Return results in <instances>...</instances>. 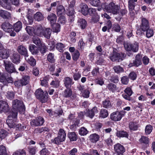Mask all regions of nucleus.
<instances>
[{"mask_svg": "<svg viewBox=\"0 0 155 155\" xmlns=\"http://www.w3.org/2000/svg\"><path fill=\"white\" fill-rule=\"evenodd\" d=\"M40 51L41 53V54H43L45 53L46 52V51L47 48L46 46L44 44H41V45H40Z\"/></svg>", "mask_w": 155, "mask_h": 155, "instance_id": "nucleus-61", "label": "nucleus"}, {"mask_svg": "<svg viewBox=\"0 0 155 155\" xmlns=\"http://www.w3.org/2000/svg\"><path fill=\"white\" fill-rule=\"evenodd\" d=\"M32 41L33 43L38 46H40V45L42 44L40 39L36 36H34L32 38Z\"/></svg>", "mask_w": 155, "mask_h": 155, "instance_id": "nucleus-35", "label": "nucleus"}, {"mask_svg": "<svg viewBox=\"0 0 155 155\" xmlns=\"http://www.w3.org/2000/svg\"><path fill=\"white\" fill-rule=\"evenodd\" d=\"M10 50L5 49L0 52V57L3 59H7L10 56Z\"/></svg>", "mask_w": 155, "mask_h": 155, "instance_id": "nucleus-15", "label": "nucleus"}, {"mask_svg": "<svg viewBox=\"0 0 155 155\" xmlns=\"http://www.w3.org/2000/svg\"><path fill=\"white\" fill-rule=\"evenodd\" d=\"M114 149L116 153H122L125 151L124 147L120 143H117L114 146Z\"/></svg>", "mask_w": 155, "mask_h": 155, "instance_id": "nucleus-16", "label": "nucleus"}, {"mask_svg": "<svg viewBox=\"0 0 155 155\" xmlns=\"http://www.w3.org/2000/svg\"><path fill=\"white\" fill-rule=\"evenodd\" d=\"M28 58V57H25V58L28 63L32 66L35 65L36 63L35 59L31 57H30L29 58Z\"/></svg>", "mask_w": 155, "mask_h": 155, "instance_id": "nucleus-33", "label": "nucleus"}, {"mask_svg": "<svg viewBox=\"0 0 155 155\" xmlns=\"http://www.w3.org/2000/svg\"><path fill=\"white\" fill-rule=\"evenodd\" d=\"M7 97L10 100H12L14 98V94L12 92H8L5 94Z\"/></svg>", "mask_w": 155, "mask_h": 155, "instance_id": "nucleus-64", "label": "nucleus"}, {"mask_svg": "<svg viewBox=\"0 0 155 155\" xmlns=\"http://www.w3.org/2000/svg\"><path fill=\"white\" fill-rule=\"evenodd\" d=\"M139 142L141 143L147 144L149 142V139L147 137L143 136L139 140Z\"/></svg>", "mask_w": 155, "mask_h": 155, "instance_id": "nucleus-38", "label": "nucleus"}, {"mask_svg": "<svg viewBox=\"0 0 155 155\" xmlns=\"http://www.w3.org/2000/svg\"><path fill=\"white\" fill-rule=\"evenodd\" d=\"M34 18L35 20L39 21L43 20L44 17L41 12H38L34 15Z\"/></svg>", "mask_w": 155, "mask_h": 155, "instance_id": "nucleus-27", "label": "nucleus"}, {"mask_svg": "<svg viewBox=\"0 0 155 155\" xmlns=\"http://www.w3.org/2000/svg\"><path fill=\"white\" fill-rule=\"evenodd\" d=\"M50 84L53 87L58 88L59 86L60 81L57 79L53 80Z\"/></svg>", "mask_w": 155, "mask_h": 155, "instance_id": "nucleus-41", "label": "nucleus"}, {"mask_svg": "<svg viewBox=\"0 0 155 155\" xmlns=\"http://www.w3.org/2000/svg\"><path fill=\"white\" fill-rule=\"evenodd\" d=\"M140 28L143 31H145L147 29L150 28L148 21L145 18H143L141 20V23L140 25Z\"/></svg>", "mask_w": 155, "mask_h": 155, "instance_id": "nucleus-11", "label": "nucleus"}, {"mask_svg": "<svg viewBox=\"0 0 155 155\" xmlns=\"http://www.w3.org/2000/svg\"><path fill=\"white\" fill-rule=\"evenodd\" d=\"M78 26L82 29L85 28L87 26V21L84 19L80 18L78 20Z\"/></svg>", "mask_w": 155, "mask_h": 155, "instance_id": "nucleus-20", "label": "nucleus"}, {"mask_svg": "<svg viewBox=\"0 0 155 155\" xmlns=\"http://www.w3.org/2000/svg\"><path fill=\"white\" fill-rule=\"evenodd\" d=\"M129 128L131 130H136L137 129L138 125L137 123L132 122L129 124Z\"/></svg>", "mask_w": 155, "mask_h": 155, "instance_id": "nucleus-42", "label": "nucleus"}, {"mask_svg": "<svg viewBox=\"0 0 155 155\" xmlns=\"http://www.w3.org/2000/svg\"><path fill=\"white\" fill-rule=\"evenodd\" d=\"M129 79L126 76H124L122 77L121 81L122 83L124 84H127L129 82Z\"/></svg>", "mask_w": 155, "mask_h": 155, "instance_id": "nucleus-62", "label": "nucleus"}, {"mask_svg": "<svg viewBox=\"0 0 155 155\" xmlns=\"http://www.w3.org/2000/svg\"><path fill=\"white\" fill-rule=\"evenodd\" d=\"M88 13L90 15H91L96 16V20H94V21L95 22H97L99 20V18L98 16L97 15L96 10V9L93 8H90L89 9Z\"/></svg>", "mask_w": 155, "mask_h": 155, "instance_id": "nucleus-26", "label": "nucleus"}, {"mask_svg": "<svg viewBox=\"0 0 155 155\" xmlns=\"http://www.w3.org/2000/svg\"><path fill=\"white\" fill-rule=\"evenodd\" d=\"M99 138L100 137L98 135L93 134L89 136V140L92 143H96L98 140Z\"/></svg>", "mask_w": 155, "mask_h": 155, "instance_id": "nucleus-25", "label": "nucleus"}, {"mask_svg": "<svg viewBox=\"0 0 155 155\" xmlns=\"http://www.w3.org/2000/svg\"><path fill=\"white\" fill-rule=\"evenodd\" d=\"M47 18L50 22L51 25L55 23L57 20V17L56 15L53 13L50 14L48 15Z\"/></svg>", "mask_w": 155, "mask_h": 155, "instance_id": "nucleus-22", "label": "nucleus"}, {"mask_svg": "<svg viewBox=\"0 0 155 155\" xmlns=\"http://www.w3.org/2000/svg\"><path fill=\"white\" fill-rule=\"evenodd\" d=\"M10 13L4 10H0V16L5 19H9L11 18Z\"/></svg>", "mask_w": 155, "mask_h": 155, "instance_id": "nucleus-17", "label": "nucleus"}, {"mask_svg": "<svg viewBox=\"0 0 155 155\" xmlns=\"http://www.w3.org/2000/svg\"><path fill=\"white\" fill-rule=\"evenodd\" d=\"M82 14L84 15H87L88 13L89 9L87 5L85 3H82L80 5Z\"/></svg>", "mask_w": 155, "mask_h": 155, "instance_id": "nucleus-19", "label": "nucleus"}, {"mask_svg": "<svg viewBox=\"0 0 155 155\" xmlns=\"http://www.w3.org/2000/svg\"><path fill=\"white\" fill-rule=\"evenodd\" d=\"M2 28L5 31L10 33V35L14 36L15 33L13 31L12 26L8 22H4L1 25Z\"/></svg>", "mask_w": 155, "mask_h": 155, "instance_id": "nucleus-8", "label": "nucleus"}, {"mask_svg": "<svg viewBox=\"0 0 155 155\" xmlns=\"http://www.w3.org/2000/svg\"><path fill=\"white\" fill-rule=\"evenodd\" d=\"M131 44L127 42H125L124 43V46L125 50L127 51H131Z\"/></svg>", "mask_w": 155, "mask_h": 155, "instance_id": "nucleus-60", "label": "nucleus"}, {"mask_svg": "<svg viewBox=\"0 0 155 155\" xmlns=\"http://www.w3.org/2000/svg\"><path fill=\"white\" fill-rule=\"evenodd\" d=\"M0 155H7L6 148L3 145L0 146Z\"/></svg>", "mask_w": 155, "mask_h": 155, "instance_id": "nucleus-50", "label": "nucleus"}, {"mask_svg": "<svg viewBox=\"0 0 155 155\" xmlns=\"http://www.w3.org/2000/svg\"><path fill=\"white\" fill-rule=\"evenodd\" d=\"M25 30L29 35H33L35 30L33 27L30 26H27L25 28Z\"/></svg>", "mask_w": 155, "mask_h": 155, "instance_id": "nucleus-46", "label": "nucleus"}, {"mask_svg": "<svg viewBox=\"0 0 155 155\" xmlns=\"http://www.w3.org/2000/svg\"><path fill=\"white\" fill-rule=\"evenodd\" d=\"M75 12L74 9L73 8L70 7L69 8L68 12L67 13L68 15L70 16V18H71V21H74V14Z\"/></svg>", "mask_w": 155, "mask_h": 155, "instance_id": "nucleus-32", "label": "nucleus"}, {"mask_svg": "<svg viewBox=\"0 0 155 155\" xmlns=\"http://www.w3.org/2000/svg\"><path fill=\"white\" fill-rule=\"evenodd\" d=\"M58 136L63 141H64L66 137V134L63 129H61L60 130Z\"/></svg>", "mask_w": 155, "mask_h": 155, "instance_id": "nucleus-31", "label": "nucleus"}, {"mask_svg": "<svg viewBox=\"0 0 155 155\" xmlns=\"http://www.w3.org/2000/svg\"><path fill=\"white\" fill-rule=\"evenodd\" d=\"M108 13H112L113 14H117L119 13L120 7L117 5L113 2H110L106 5L104 8Z\"/></svg>", "mask_w": 155, "mask_h": 155, "instance_id": "nucleus-2", "label": "nucleus"}, {"mask_svg": "<svg viewBox=\"0 0 155 155\" xmlns=\"http://www.w3.org/2000/svg\"><path fill=\"white\" fill-rule=\"evenodd\" d=\"M108 113L107 110L104 109H101L100 111L99 116L103 118H105L107 117Z\"/></svg>", "mask_w": 155, "mask_h": 155, "instance_id": "nucleus-30", "label": "nucleus"}, {"mask_svg": "<svg viewBox=\"0 0 155 155\" xmlns=\"http://www.w3.org/2000/svg\"><path fill=\"white\" fill-rule=\"evenodd\" d=\"M117 136L120 137H128V133L124 131H118L117 133Z\"/></svg>", "mask_w": 155, "mask_h": 155, "instance_id": "nucleus-37", "label": "nucleus"}, {"mask_svg": "<svg viewBox=\"0 0 155 155\" xmlns=\"http://www.w3.org/2000/svg\"><path fill=\"white\" fill-rule=\"evenodd\" d=\"M29 80V76L27 75H25L23 76L21 79L15 81L14 84L17 87H20L28 84Z\"/></svg>", "mask_w": 155, "mask_h": 155, "instance_id": "nucleus-6", "label": "nucleus"}, {"mask_svg": "<svg viewBox=\"0 0 155 155\" xmlns=\"http://www.w3.org/2000/svg\"><path fill=\"white\" fill-rule=\"evenodd\" d=\"M33 11L31 9H28L27 16L28 19L30 20V22H32L33 21L32 19V16L33 15Z\"/></svg>", "mask_w": 155, "mask_h": 155, "instance_id": "nucleus-55", "label": "nucleus"}, {"mask_svg": "<svg viewBox=\"0 0 155 155\" xmlns=\"http://www.w3.org/2000/svg\"><path fill=\"white\" fill-rule=\"evenodd\" d=\"M49 131V129L47 127H41L37 128L35 130L36 133H41L44 131Z\"/></svg>", "mask_w": 155, "mask_h": 155, "instance_id": "nucleus-53", "label": "nucleus"}, {"mask_svg": "<svg viewBox=\"0 0 155 155\" xmlns=\"http://www.w3.org/2000/svg\"><path fill=\"white\" fill-rule=\"evenodd\" d=\"M152 126L150 125H148L146 126L145 128V133L146 135L150 134L152 131Z\"/></svg>", "mask_w": 155, "mask_h": 155, "instance_id": "nucleus-48", "label": "nucleus"}, {"mask_svg": "<svg viewBox=\"0 0 155 155\" xmlns=\"http://www.w3.org/2000/svg\"><path fill=\"white\" fill-rule=\"evenodd\" d=\"M64 47V45L61 43H58L56 45V49L60 52L63 51Z\"/></svg>", "mask_w": 155, "mask_h": 155, "instance_id": "nucleus-47", "label": "nucleus"}, {"mask_svg": "<svg viewBox=\"0 0 155 155\" xmlns=\"http://www.w3.org/2000/svg\"><path fill=\"white\" fill-rule=\"evenodd\" d=\"M128 5L130 11L132 12L134 10L135 3L134 2L133 0H129L128 2Z\"/></svg>", "mask_w": 155, "mask_h": 155, "instance_id": "nucleus-40", "label": "nucleus"}, {"mask_svg": "<svg viewBox=\"0 0 155 155\" xmlns=\"http://www.w3.org/2000/svg\"><path fill=\"white\" fill-rule=\"evenodd\" d=\"M22 28V23L20 21H18L15 23L13 25V28L14 30L16 32L20 31Z\"/></svg>", "mask_w": 155, "mask_h": 155, "instance_id": "nucleus-24", "label": "nucleus"}, {"mask_svg": "<svg viewBox=\"0 0 155 155\" xmlns=\"http://www.w3.org/2000/svg\"><path fill=\"white\" fill-rule=\"evenodd\" d=\"M47 59L48 61L50 62L54 63L55 61L54 54L51 53H49L47 55Z\"/></svg>", "mask_w": 155, "mask_h": 155, "instance_id": "nucleus-39", "label": "nucleus"}, {"mask_svg": "<svg viewBox=\"0 0 155 155\" xmlns=\"http://www.w3.org/2000/svg\"><path fill=\"white\" fill-rule=\"evenodd\" d=\"M79 134L81 135L84 136L86 135L88 133V131L84 127L81 128L79 131Z\"/></svg>", "mask_w": 155, "mask_h": 155, "instance_id": "nucleus-49", "label": "nucleus"}, {"mask_svg": "<svg viewBox=\"0 0 155 155\" xmlns=\"http://www.w3.org/2000/svg\"><path fill=\"white\" fill-rule=\"evenodd\" d=\"M65 9L63 6L61 4L57 7V13L58 16L64 15L65 13Z\"/></svg>", "mask_w": 155, "mask_h": 155, "instance_id": "nucleus-23", "label": "nucleus"}, {"mask_svg": "<svg viewBox=\"0 0 155 155\" xmlns=\"http://www.w3.org/2000/svg\"><path fill=\"white\" fill-rule=\"evenodd\" d=\"M29 49L33 54H37L39 52V49L34 45H30L29 46Z\"/></svg>", "mask_w": 155, "mask_h": 155, "instance_id": "nucleus-21", "label": "nucleus"}, {"mask_svg": "<svg viewBox=\"0 0 155 155\" xmlns=\"http://www.w3.org/2000/svg\"><path fill=\"white\" fill-rule=\"evenodd\" d=\"M36 97L42 103H45L48 100V95L47 91H43L41 88L37 89L35 93Z\"/></svg>", "mask_w": 155, "mask_h": 155, "instance_id": "nucleus-3", "label": "nucleus"}, {"mask_svg": "<svg viewBox=\"0 0 155 155\" xmlns=\"http://www.w3.org/2000/svg\"><path fill=\"white\" fill-rule=\"evenodd\" d=\"M107 87L110 91L113 92L115 91L117 89L116 85L112 83L108 84Z\"/></svg>", "mask_w": 155, "mask_h": 155, "instance_id": "nucleus-45", "label": "nucleus"}, {"mask_svg": "<svg viewBox=\"0 0 155 155\" xmlns=\"http://www.w3.org/2000/svg\"><path fill=\"white\" fill-rule=\"evenodd\" d=\"M72 94L71 91L70 89H67L65 90L64 93V96L65 97H70Z\"/></svg>", "mask_w": 155, "mask_h": 155, "instance_id": "nucleus-57", "label": "nucleus"}, {"mask_svg": "<svg viewBox=\"0 0 155 155\" xmlns=\"http://www.w3.org/2000/svg\"><path fill=\"white\" fill-rule=\"evenodd\" d=\"M47 30H48L47 31V32H48V34L47 35L44 34L43 32L44 31V28L41 25H39L35 29L34 34L39 37H42L44 36L46 38H49L51 33V30L48 29Z\"/></svg>", "mask_w": 155, "mask_h": 155, "instance_id": "nucleus-4", "label": "nucleus"}, {"mask_svg": "<svg viewBox=\"0 0 155 155\" xmlns=\"http://www.w3.org/2000/svg\"><path fill=\"white\" fill-rule=\"evenodd\" d=\"M12 109L13 110L20 112L24 111L25 110V108L23 102L18 100H15L12 102Z\"/></svg>", "mask_w": 155, "mask_h": 155, "instance_id": "nucleus-7", "label": "nucleus"}, {"mask_svg": "<svg viewBox=\"0 0 155 155\" xmlns=\"http://www.w3.org/2000/svg\"><path fill=\"white\" fill-rule=\"evenodd\" d=\"M13 155H26V153L23 150H20L14 153Z\"/></svg>", "mask_w": 155, "mask_h": 155, "instance_id": "nucleus-59", "label": "nucleus"}, {"mask_svg": "<svg viewBox=\"0 0 155 155\" xmlns=\"http://www.w3.org/2000/svg\"><path fill=\"white\" fill-rule=\"evenodd\" d=\"M72 79L69 77H65L64 80L65 86L67 88L70 87L71 85Z\"/></svg>", "mask_w": 155, "mask_h": 155, "instance_id": "nucleus-28", "label": "nucleus"}, {"mask_svg": "<svg viewBox=\"0 0 155 155\" xmlns=\"http://www.w3.org/2000/svg\"><path fill=\"white\" fill-rule=\"evenodd\" d=\"M44 122V119L40 116L32 120L30 123L32 126H38L42 125Z\"/></svg>", "mask_w": 155, "mask_h": 155, "instance_id": "nucleus-10", "label": "nucleus"}, {"mask_svg": "<svg viewBox=\"0 0 155 155\" xmlns=\"http://www.w3.org/2000/svg\"><path fill=\"white\" fill-rule=\"evenodd\" d=\"M113 69L115 72L117 73H119L122 72L124 71V69L123 68L120 67V66H115Z\"/></svg>", "mask_w": 155, "mask_h": 155, "instance_id": "nucleus-51", "label": "nucleus"}, {"mask_svg": "<svg viewBox=\"0 0 155 155\" xmlns=\"http://www.w3.org/2000/svg\"><path fill=\"white\" fill-rule=\"evenodd\" d=\"M18 111L16 110H13L12 109L9 113L6 122L8 126L10 128L16 127L17 128H19L21 126V124H17V116Z\"/></svg>", "mask_w": 155, "mask_h": 155, "instance_id": "nucleus-1", "label": "nucleus"}, {"mask_svg": "<svg viewBox=\"0 0 155 155\" xmlns=\"http://www.w3.org/2000/svg\"><path fill=\"white\" fill-rule=\"evenodd\" d=\"M145 31H146V36L147 38H150L153 35L154 32L153 29L149 28Z\"/></svg>", "mask_w": 155, "mask_h": 155, "instance_id": "nucleus-36", "label": "nucleus"}, {"mask_svg": "<svg viewBox=\"0 0 155 155\" xmlns=\"http://www.w3.org/2000/svg\"><path fill=\"white\" fill-rule=\"evenodd\" d=\"M9 108L8 104L3 101H0V110L5 113L7 112L9 110Z\"/></svg>", "mask_w": 155, "mask_h": 155, "instance_id": "nucleus-13", "label": "nucleus"}, {"mask_svg": "<svg viewBox=\"0 0 155 155\" xmlns=\"http://www.w3.org/2000/svg\"><path fill=\"white\" fill-rule=\"evenodd\" d=\"M141 56L139 54H137L136 56V59L134 61V66L138 67L141 64Z\"/></svg>", "mask_w": 155, "mask_h": 155, "instance_id": "nucleus-29", "label": "nucleus"}, {"mask_svg": "<svg viewBox=\"0 0 155 155\" xmlns=\"http://www.w3.org/2000/svg\"><path fill=\"white\" fill-rule=\"evenodd\" d=\"M80 55V53L79 51L76 50L74 52L72 55V57L74 61H77L79 58Z\"/></svg>", "mask_w": 155, "mask_h": 155, "instance_id": "nucleus-44", "label": "nucleus"}, {"mask_svg": "<svg viewBox=\"0 0 155 155\" xmlns=\"http://www.w3.org/2000/svg\"><path fill=\"white\" fill-rule=\"evenodd\" d=\"M17 50L18 52L25 56V57H28V55L27 49L23 45H20L18 46Z\"/></svg>", "mask_w": 155, "mask_h": 155, "instance_id": "nucleus-14", "label": "nucleus"}, {"mask_svg": "<svg viewBox=\"0 0 155 155\" xmlns=\"http://www.w3.org/2000/svg\"><path fill=\"white\" fill-rule=\"evenodd\" d=\"M68 137L71 141H75L77 138V135L74 132L69 133L68 134Z\"/></svg>", "mask_w": 155, "mask_h": 155, "instance_id": "nucleus-43", "label": "nucleus"}, {"mask_svg": "<svg viewBox=\"0 0 155 155\" xmlns=\"http://www.w3.org/2000/svg\"><path fill=\"white\" fill-rule=\"evenodd\" d=\"M131 50L134 52H137L138 49L139 45L137 43H135L134 44H131Z\"/></svg>", "mask_w": 155, "mask_h": 155, "instance_id": "nucleus-54", "label": "nucleus"}, {"mask_svg": "<svg viewBox=\"0 0 155 155\" xmlns=\"http://www.w3.org/2000/svg\"><path fill=\"white\" fill-rule=\"evenodd\" d=\"M53 31L58 32L60 31V25L58 24H56L53 25Z\"/></svg>", "mask_w": 155, "mask_h": 155, "instance_id": "nucleus-63", "label": "nucleus"}, {"mask_svg": "<svg viewBox=\"0 0 155 155\" xmlns=\"http://www.w3.org/2000/svg\"><path fill=\"white\" fill-rule=\"evenodd\" d=\"M125 56L124 54L123 53L121 54L114 52L111 54L110 59L112 61L117 60L118 62L122 61L124 58Z\"/></svg>", "mask_w": 155, "mask_h": 155, "instance_id": "nucleus-9", "label": "nucleus"}, {"mask_svg": "<svg viewBox=\"0 0 155 155\" xmlns=\"http://www.w3.org/2000/svg\"><path fill=\"white\" fill-rule=\"evenodd\" d=\"M122 117V115L121 112H115L112 113L110 116L111 119L114 121L120 120Z\"/></svg>", "mask_w": 155, "mask_h": 155, "instance_id": "nucleus-12", "label": "nucleus"}, {"mask_svg": "<svg viewBox=\"0 0 155 155\" xmlns=\"http://www.w3.org/2000/svg\"><path fill=\"white\" fill-rule=\"evenodd\" d=\"M3 65L6 71L8 73L11 74L16 72L15 65L11 61L8 60L4 61Z\"/></svg>", "mask_w": 155, "mask_h": 155, "instance_id": "nucleus-5", "label": "nucleus"}, {"mask_svg": "<svg viewBox=\"0 0 155 155\" xmlns=\"http://www.w3.org/2000/svg\"><path fill=\"white\" fill-rule=\"evenodd\" d=\"M50 77L48 76L45 77L43 80L41 81V84L43 86H45L47 85L48 83V81Z\"/></svg>", "mask_w": 155, "mask_h": 155, "instance_id": "nucleus-56", "label": "nucleus"}, {"mask_svg": "<svg viewBox=\"0 0 155 155\" xmlns=\"http://www.w3.org/2000/svg\"><path fill=\"white\" fill-rule=\"evenodd\" d=\"M8 132L6 130H2L0 133V137L1 139L5 138L8 135Z\"/></svg>", "mask_w": 155, "mask_h": 155, "instance_id": "nucleus-58", "label": "nucleus"}, {"mask_svg": "<svg viewBox=\"0 0 155 155\" xmlns=\"http://www.w3.org/2000/svg\"><path fill=\"white\" fill-rule=\"evenodd\" d=\"M90 3L92 5L94 6H98L101 5L99 0H91Z\"/></svg>", "mask_w": 155, "mask_h": 155, "instance_id": "nucleus-52", "label": "nucleus"}, {"mask_svg": "<svg viewBox=\"0 0 155 155\" xmlns=\"http://www.w3.org/2000/svg\"><path fill=\"white\" fill-rule=\"evenodd\" d=\"M102 106L105 108H109L112 107V104L109 100H106L102 102Z\"/></svg>", "mask_w": 155, "mask_h": 155, "instance_id": "nucleus-34", "label": "nucleus"}, {"mask_svg": "<svg viewBox=\"0 0 155 155\" xmlns=\"http://www.w3.org/2000/svg\"><path fill=\"white\" fill-rule=\"evenodd\" d=\"M11 59L13 63L18 64L20 62V56L18 54H15L11 57Z\"/></svg>", "mask_w": 155, "mask_h": 155, "instance_id": "nucleus-18", "label": "nucleus"}]
</instances>
